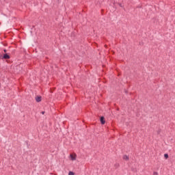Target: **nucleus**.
Returning <instances> with one entry per match:
<instances>
[{"label":"nucleus","mask_w":175,"mask_h":175,"mask_svg":"<svg viewBox=\"0 0 175 175\" xmlns=\"http://www.w3.org/2000/svg\"><path fill=\"white\" fill-rule=\"evenodd\" d=\"M153 175H158V172H153Z\"/></svg>","instance_id":"obj_9"},{"label":"nucleus","mask_w":175,"mask_h":175,"mask_svg":"<svg viewBox=\"0 0 175 175\" xmlns=\"http://www.w3.org/2000/svg\"><path fill=\"white\" fill-rule=\"evenodd\" d=\"M3 57V55H0V59H2Z\"/></svg>","instance_id":"obj_10"},{"label":"nucleus","mask_w":175,"mask_h":175,"mask_svg":"<svg viewBox=\"0 0 175 175\" xmlns=\"http://www.w3.org/2000/svg\"><path fill=\"white\" fill-rule=\"evenodd\" d=\"M119 5L120 6V8H122V4L120 3Z\"/></svg>","instance_id":"obj_12"},{"label":"nucleus","mask_w":175,"mask_h":175,"mask_svg":"<svg viewBox=\"0 0 175 175\" xmlns=\"http://www.w3.org/2000/svg\"><path fill=\"white\" fill-rule=\"evenodd\" d=\"M44 113H45V112H44V111H41V114H44Z\"/></svg>","instance_id":"obj_13"},{"label":"nucleus","mask_w":175,"mask_h":175,"mask_svg":"<svg viewBox=\"0 0 175 175\" xmlns=\"http://www.w3.org/2000/svg\"><path fill=\"white\" fill-rule=\"evenodd\" d=\"M2 59H10V55H9L8 53H5L3 55Z\"/></svg>","instance_id":"obj_1"},{"label":"nucleus","mask_w":175,"mask_h":175,"mask_svg":"<svg viewBox=\"0 0 175 175\" xmlns=\"http://www.w3.org/2000/svg\"><path fill=\"white\" fill-rule=\"evenodd\" d=\"M71 161H76V154L73 155V154H70V155Z\"/></svg>","instance_id":"obj_4"},{"label":"nucleus","mask_w":175,"mask_h":175,"mask_svg":"<svg viewBox=\"0 0 175 175\" xmlns=\"http://www.w3.org/2000/svg\"><path fill=\"white\" fill-rule=\"evenodd\" d=\"M123 159H124V161H129V157H128V156L126 154H125L123 156Z\"/></svg>","instance_id":"obj_6"},{"label":"nucleus","mask_w":175,"mask_h":175,"mask_svg":"<svg viewBox=\"0 0 175 175\" xmlns=\"http://www.w3.org/2000/svg\"><path fill=\"white\" fill-rule=\"evenodd\" d=\"M36 100L38 103L42 102V96H37V97H36Z\"/></svg>","instance_id":"obj_3"},{"label":"nucleus","mask_w":175,"mask_h":175,"mask_svg":"<svg viewBox=\"0 0 175 175\" xmlns=\"http://www.w3.org/2000/svg\"><path fill=\"white\" fill-rule=\"evenodd\" d=\"M100 123L102 124V125H105L106 121L105 120V117L103 116H101L100 118Z\"/></svg>","instance_id":"obj_2"},{"label":"nucleus","mask_w":175,"mask_h":175,"mask_svg":"<svg viewBox=\"0 0 175 175\" xmlns=\"http://www.w3.org/2000/svg\"><path fill=\"white\" fill-rule=\"evenodd\" d=\"M164 157H165V159H167V158H169V154H165Z\"/></svg>","instance_id":"obj_7"},{"label":"nucleus","mask_w":175,"mask_h":175,"mask_svg":"<svg viewBox=\"0 0 175 175\" xmlns=\"http://www.w3.org/2000/svg\"><path fill=\"white\" fill-rule=\"evenodd\" d=\"M68 174L69 175H75V173L73 172H70Z\"/></svg>","instance_id":"obj_8"},{"label":"nucleus","mask_w":175,"mask_h":175,"mask_svg":"<svg viewBox=\"0 0 175 175\" xmlns=\"http://www.w3.org/2000/svg\"><path fill=\"white\" fill-rule=\"evenodd\" d=\"M8 51L6 49H3V52L6 53Z\"/></svg>","instance_id":"obj_11"},{"label":"nucleus","mask_w":175,"mask_h":175,"mask_svg":"<svg viewBox=\"0 0 175 175\" xmlns=\"http://www.w3.org/2000/svg\"><path fill=\"white\" fill-rule=\"evenodd\" d=\"M118 167H120V163H115L114 164V169L117 170V169H118Z\"/></svg>","instance_id":"obj_5"},{"label":"nucleus","mask_w":175,"mask_h":175,"mask_svg":"<svg viewBox=\"0 0 175 175\" xmlns=\"http://www.w3.org/2000/svg\"><path fill=\"white\" fill-rule=\"evenodd\" d=\"M157 133H158V134L161 133V131H157Z\"/></svg>","instance_id":"obj_14"}]
</instances>
